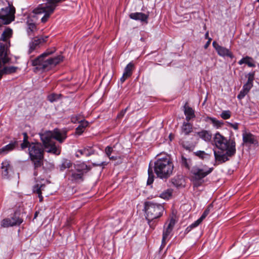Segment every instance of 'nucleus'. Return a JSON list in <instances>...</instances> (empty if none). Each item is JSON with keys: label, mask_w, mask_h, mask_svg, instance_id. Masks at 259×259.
<instances>
[{"label": "nucleus", "mask_w": 259, "mask_h": 259, "mask_svg": "<svg viewBox=\"0 0 259 259\" xmlns=\"http://www.w3.org/2000/svg\"><path fill=\"white\" fill-rule=\"evenodd\" d=\"M39 135L43 145L39 142H32L28 149L29 157L34 165V176L37 175L36 169L43 164L44 148L48 153L59 155L61 153V147L56 146L53 140L55 139L62 143L67 137L66 131L58 128L39 133Z\"/></svg>", "instance_id": "obj_1"}, {"label": "nucleus", "mask_w": 259, "mask_h": 259, "mask_svg": "<svg viewBox=\"0 0 259 259\" xmlns=\"http://www.w3.org/2000/svg\"><path fill=\"white\" fill-rule=\"evenodd\" d=\"M215 146L221 151H214L216 164L228 161L236 153V143L234 139H227L220 133H217L213 137Z\"/></svg>", "instance_id": "obj_2"}, {"label": "nucleus", "mask_w": 259, "mask_h": 259, "mask_svg": "<svg viewBox=\"0 0 259 259\" xmlns=\"http://www.w3.org/2000/svg\"><path fill=\"white\" fill-rule=\"evenodd\" d=\"M53 52L54 51H47L35 59L31 61L32 65L36 66L34 68L35 71L48 70L63 61V57L60 55L54 58H45Z\"/></svg>", "instance_id": "obj_3"}, {"label": "nucleus", "mask_w": 259, "mask_h": 259, "mask_svg": "<svg viewBox=\"0 0 259 259\" xmlns=\"http://www.w3.org/2000/svg\"><path fill=\"white\" fill-rule=\"evenodd\" d=\"M174 164L168 155L159 158L154 162V171L157 176L161 179H167L172 173Z\"/></svg>", "instance_id": "obj_4"}, {"label": "nucleus", "mask_w": 259, "mask_h": 259, "mask_svg": "<svg viewBox=\"0 0 259 259\" xmlns=\"http://www.w3.org/2000/svg\"><path fill=\"white\" fill-rule=\"evenodd\" d=\"M65 0H47V3L45 5H40L38 8L35 9L33 12L35 14H41L44 13L45 15L41 19L42 23H46L52 14L60 3Z\"/></svg>", "instance_id": "obj_5"}, {"label": "nucleus", "mask_w": 259, "mask_h": 259, "mask_svg": "<svg viewBox=\"0 0 259 259\" xmlns=\"http://www.w3.org/2000/svg\"><path fill=\"white\" fill-rule=\"evenodd\" d=\"M7 45L0 42V79L4 74H9L16 72L17 67L15 66H3L8 63L10 59L8 57Z\"/></svg>", "instance_id": "obj_6"}, {"label": "nucleus", "mask_w": 259, "mask_h": 259, "mask_svg": "<svg viewBox=\"0 0 259 259\" xmlns=\"http://www.w3.org/2000/svg\"><path fill=\"white\" fill-rule=\"evenodd\" d=\"M145 209L146 213V219L150 225V222L157 219L163 214L164 210L163 206L159 203L152 201L146 202L145 203Z\"/></svg>", "instance_id": "obj_7"}, {"label": "nucleus", "mask_w": 259, "mask_h": 259, "mask_svg": "<svg viewBox=\"0 0 259 259\" xmlns=\"http://www.w3.org/2000/svg\"><path fill=\"white\" fill-rule=\"evenodd\" d=\"M213 169V167H208L206 165L202 167L198 166L193 167L191 172L192 174L194 186L197 187L200 186L203 182L202 179L210 174Z\"/></svg>", "instance_id": "obj_8"}, {"label": "nucleus", "mask_w": 259, "mask_h": 259, "mask_svg": "<svg viewBox=\"0 0 259 259\" xmlns=\"http://www.w3.org/2000/svg\"><path fill=\"white\" fill-rule=\"evenodd\" d=\"M15 8L10 3L0 10V20L4 25H7L15 20Z\"/></svg>", "instance_id": "obj_9"}, {"label": "nucleus", "mask_w": 259, "mask_h": 259, "mask_svg": "<svg viewBox=\"0 0 259 259\" xmlns=\"http://www.w3.org/2000/svg\"><path fill=\"white\" fill-rule=\"evenodd\" d=\"M89 170L88 166L82 163L74 166V169H71L69 174L71 180L74 181H83V176Z\"/></svg>", "instance_id": "obj_10"}, {"label": "nucleus", "mask_w": 259, "mask_h": 259, "mask_svg": "<svg viewBox=\"0 0 259 259\" xmlns=\"http://www.w3.org/2000/svg\"><path fill=\"white\" fill-rule=\"evenodd\" d=\"M175 223V220L173 218L165 223L163 231L162 243H165L169 241Z\"/></svg>", "instance_id": "obj_11"}, {"label": "nucleus", "mask_w": 259, "mask_h": 259, "mask_svg": "<svg viewBox=\"0 0 259 259\" xmlns=\"http://www.w3.org/2000/svg\"><path fill=\"white\" fill-rule=\"evenodd\" d=\"M212 46L220 56L228 57L230 58L234 57L232 53L229 49L220 46L215 41L212 42Z\"/></svg>", "instance_id": "obj_12"}, {"label": "nucleus", "mask_w": 259, "mask_h": 259, "mask_svg": "<svg viewBox=\"0 0 259 259\" xmlns=\"http://www.w3.org/2000/svg\"><path fill=\"white\" fill-rule=\"evenodd\" d=\"M12 172V166L10 161L4 160L2 163L1 172L2 177L4 179H8L9 177V174Z\"/></svg>", "instance_id": "obj_13"}, {"label": "nucleus", "mask_w": 259, "mask_h": 259, "mask_svg": "<svg viewBox=\"0 0 259 259\" xmlns=\"http://www.w3.org/2000/svg\"><path fill=\"white\" fill-rule=\"evenodd\" d=\"M48 37V36H46L40 38H34L33 40H32L29 45V49L28 50V53H31L33 51L41 42H46Z\"/></svg>", "instance_id": "obj_14"}, {"label": "nucleus", "mask_w": 259, "mask_h": 259, "mask_svg": "<svg viewBox=\"0 0 259 259\" xmlns=\"http://www.w3.org/2000/svg\"><path fill=\"white\" fill-rule=\"evenodd\" d=\"M130 17L135 20H140L141 22L148 23V15L142 13H133L130 15Z\"/></svg>", "instance_id": "obj_15"}, {"label": "nucleus", "mask_w": 259, "mask_h": 259, "mask_svg": "<svg viewBox=\"0 0 259 259\" xmlns=\"http://www.w3.org/2000/svg\"><path fill=\"white\" fill-rule=\"evenodd\" d=\"M184 114L186 116V120L189 122L191 119L195 117L194 110L188 105L186 103L184 106Z\"/></svg>", "instance_id": "obj_16"}, {"label": "nucleus", "mask_w": 259, "mask_h": 259, "mask_svg": "<svg viewBox=\"0 0 259 259\" xmlns=\"http://www.w3.org/2000/svg\"><path fill=\"white\" fill-rule=\"evenodd\" d=\"M243 141L246 144L256 145L258 144L254 136L250 133H245L243 134Z\"/></svg>", "instance_id": "obj_17"}, {"label": "nucleus", "mask_w": 259, "mask_h": 259, "mask_svg": "<svg viewBox=\"0 0 259 259\" xmlns=\"http://www.w3.org/2000/svg\"><path fill=\"white\" fill-rule=\"evenodd\" d=\"M94 153V150L90 147L78 150L76 152V156L80 157L81 155L89 156Z\"/></svg>", "instance_id": "obj_18"}, {"label": "nucleus", "mask_w": 259, "mask_h": 259, "mask_svg": "<svg viewBox=\"0 0 259 259\" xmlns=\"http://www.w3.org/2000/svg\"><path fill=\"white\" fill-rule=\"evenodd\" d=\"M72 121L74 122H78L79 123V125L76 128V131L77 133L78 134H81L83 132L85 127H86L89 124V122L85 120H78V119L75 117H73L72 118Z\"/></svg>", "instance_id": "obj_19"}, {"label": "nucleus", "mask_w": 259, "mask_h": 259, "mask_svg": "<svg viewBox=\"0 0 259 259\" xmlns=\"http://www.w3.org/2000/svg\"><path fill=\"white\" fill-rule=\"evenodd\" d=\"M105 152L108 158L111 160H116L119 158V156L115 154V150L111 146H107L105 149Z\"/></svg>", "instance_id": "obj_20"}, {"label": "nucleus", "mask_w": 259, "mask_h": 259, "mask_svg": "<svg viewBox=\"0 0 259 259\" xmlns=\"http://www.w3.org/2000/svg\"><path fill=\"white\" fill-rule=\"evenodd\" d=\"M17 145L18 142L15 141L3 147L0 149V155H5L8 153L9 152L13 150Z\"/></svg>", "instance_id": "obj_21"}, {"label": "nucleus", "mask_w": 259, "mask_h": 259, "mask_svg": "<svg viewBox=\"0 0 259 259\" xmlns=\"http://www.w3.org/2000/svg\"><path fill=\"white\" fill-rule=\"evenodd\" d=\"M45 187V185L43 184H36L33 186V193L38 194L40 202H41L43 200V197L41 195V193L42 191L44 190Z\"/></svg>", "instance_id": "obj_22"}, {"label": "nucleus", "mask_w": 259, "mask_h": 259, "mask_svg": "<svg viewBox=\"0 0 259 259\" xmlns=\"http://www.w3.org/2000/svg\"><path fill=\"white\" fill-rule=\"evenodd\" d=\"M197 135L205 142H209L211 139V134L209 132L206 130H202L197 132Z\"/></svg>", "instance_id": "obj_23"}, {"label": "nucleus", "mask_w": 259, "mask_h": 259, "mask_svg": "<svg viewBox=\"0 0 259 259\" xmlns=\"http://www.w3.org/2000/svg\"><path fill=\"white\" fill-rule=\"evenodd\" d=\"M193 130V125L192 124L189 123L188 122H184L183 123V125L182 126V131L183 133L185 134L186 135H189L192 132Z\"/></svg>", "instance_id": "obj_24"}, {"label": "nucleus", "mask_w": 259, "mask_h": 259, "mask_svg": "<svg viewBox=\"0 0 259 259\" xmlns=\"http://www.w3.org/2000/svg\"><path fill=\"white\" fill-rule=\"evenodd\" d=\"M13 31L10 28H6L3 32L1 36V39L3 41H7L12 35Z\"/></svg>", "instance_id": "obj_25"}, {"label": "nucleus", "mask_w": 259, "mask_h": 259, "mask_svg": "<svg viewBox=\"0 0 259 259\" xmlns=\"http://www.w3.org/2000/svg\"><path fill=\"white\" fill-rule=\"evenodd\" d=\"M134 67V65L132 63H128L125 67L123 74L129 77L132 74V70Z\"/></svg>", "instance_id": "obj_26"}, {"label": "nucleus", "mask_w": 259, "mask_h": 259, "mask_svg": "<svg viewBox=\"0 0 259 259\" xmlns=\"http://www.w3.org/2000/svg\"><path fill=\"white\" fill-rule=\"evenodd\" d=\"M11 220L14 224V226L20 225L23 222V220L17 216V213H15L14 216L11 218Z\"/></svg>", "instance_id": "obj_27"}, {"label": "nucleus", "mask_w": 259, "mask_h": 259, "mask_svg": "<svg viewBox=\"0 0 259 259\" xmlns=\"http://www.w3.org/2000/svg\"><path fill=\"white\" fill-rule=\"evenodd\" d=\"M195 155L201 158V159H207L210 157V155L203 151H197L195 152Z\"/></svg>", "instance_id": "obj_28"}, {"label": "nucleus", "mask_w": 259, "mask_h": 259, "mask_svg": "<svg viewBox=\"0 0 259 259\" xmlns=\"http://www.w3.org/2000/svg\"><path fill=\"white\" fill-rule=\"evenodd\" d=\"M1 226L3 227L6 228L14 226V224L12 222L11 218H7L2 220L1 222Z\"/></svg>", "instance_id": "obj_29"}, {"label": "nucleus", "mask_w": 259, "mask_h": 259, "mask_svg": "<svg viewBox=\"0 0 259 259\" xmlns=\"http://www.w3.org/2000/svg\"><path fill=\"white\" fill-rule=\"evenodd\" d=\"M71 165V163L68 160L65 159L63 161L62 164L60 165V170L63 171L67 168H69Z\"/></svg>", "instance_id": "obj_30"}, {"label": "nucleus", "mask_w": 259, "mask_h": 259, "mask_svg": "<svg viewBox=\"0 0 259 259\" xmlns=\"http://www.w3.org/2000/svg\"><path fill=\"white\" fill-rule=\"evenodd\" d=\"M172 193V190L171 189H167L162 192L160 197L163 199H168L171 196Z\"/></svg>", "instance_id": "obj_31"}, {"label": "nucleus", "mask_w": 259, "mask_h": 259, "mask_svg": "<svg viewBox=\"0 0 259 259\" xmlns=\"http://www.w3.org/2000/svg\"><path fill=\"white\" fill-rule=\"evenodd\" d=\"M61 94H52L48 96V99L51 102H54L60 98Z\"/></svg>", "instance_id": "obj_32"}, {"label": "nucleus", "mask_w": 259, "mask_h": 259, "mask_svg": "<svg viewBox=\"0 0 259 259\" xmlns=\"http://www.w3.org/2000/svg\"><path fill=\"white\" fill-rule=\"evenodd\" d=\"M148 179L147 180V185L151 184L154 181V175L151 168L149 167L148 169Z\"/></svg>", "instance_id": "obj_33"}, {"label": "nucleus", "mask_w": 259, "mask_h": 259, "mask_svg": "<svg viewBox=\"0 0 259 259\" xmlns=\"http://www.w3.org/2000/svg\"><path fill=\"white\" fill-rule=\"evenodd\" d=\"M255 72H250L248 74V79L246 83L253 85V81L254 79Z\"/></svg>", "instance_id": "obj_34"}, {"label": "nucleus", "mask_w": 259, "mask_h": 259, "mask_svg": "<svg viewBox=\"0 0 259 259\" xmlns=\"http://www.w3.org/2000/svg\"><path fill=\"white\" fill-rule=\"evenodd\" d=\"M208 119L211 121V122L213 124L214 126H216L218 127H220L223 125L222 122L217 120L214 118L209 117Z\"/></svg>", "instance_id": "obj_35"}, {"label": "nucleus", "mask_w": 259, "mask_h": 259, "mask_svg": "<svg viewBox=\"0 0 259 259\" xmlns=\"http://www.w3.org/2000/svg\"><path fill=\"white\" fill-rule=\"evenodd\" d=\"M221 117L224 119H228L231 117V112L229 110L223 111L221 114Z\"/></svg>", "instance_id": "obj_36"}, {"label": "nucleus", "mask_w": 259, "mask_h": 259, "mask_svg": "<svg viewBox=\"0 0 259 259\" xmlns=\"http://www.w3.org/2000/svg\"><path fill=\"white\" fill-rule=\"evenodd\" d=\"M36 29V26L34 23H28V33L30 34V32H32Z\"/></svg>", "instance_id": "obj_37"}, {"label": "nucleus", "mask_w": 259, "mask_h": 259, "mask_svg": "<svg viewBox=\"0 0 259 259\" xmlns=\"http://www.w3.org/2000/svg\"><path fill=\"white\" fill-rule=\"evenodd\" d=\"M249 60H252V58L249 56H246L245 57H243L242 58L239 62L238 64L239 65H242L243 64H247V62H248V61H249Z\"/></svg>", "instance_id": "obj_38"}, {"label": "nucleus", "mask_w": 259, "mask_h": 259, "mask_svg": "<svg viewBox=\"0 0 259 259\" xmlns=\"http://www.w3.org/2000/svg\"><path fill=\"white\" fill-rule=\"evenodd\" d=\"M212 207V206L211 205H209V206L203 212V214H202V215L200 217L203 220L208 214V213L210 212V208Z\"/></svg>", "instance_id": "obj_39"}, {"label": "nucleus", "mask_w": 259, "mask_h": 259, "mask_svg": "<svg viewBox=\"0 0 259 259\" xmlns=\"http://www.w3.org/2000/svg\"><path fill=\"white\" fill-rule=\"evenodd\" d=\"M253 85L248 83H245L243 86L242 89L248 93L250 89L252 88Z\"/></svg>", "instance_id": "obj_40"}, {"label": "nucleus", "mask_w": 259, "mask_h": 259, "mask_svg": "<svg viewBox=\"0 0 259 259\" xmlns=\"http://www.w3.org/2000/svg\"><path fill=\"white\" fill-rule=\"evenodd\" d=\"M248 93L246 92L245 91H244L243 89L241 90L239 94L237 96V98L239 100L242 99L246 95H247Z\"/></svg>", "instance_id": "obj_41"}, {"label": "nucleus", "mask_w": 259, "mask_h": 259, "mask_svg": "<svg viewBox=\"0 0 259 259\" xmlns=\"http://www.w3.org/2000/svg\"><path fill=\"white\" fill-rule=\"evenodd\" d=\"M182 164L185 166L187 168H190L187 159L183 156L182 157Z\"/></svg>", "instance_id": "obj_42"}, {"label": "nucleus", "mask_w": 259, "mask_h": 259, "mask_svg": "<svg viewBox=\"0 0 259 259\" xmlns=\"http://www.w3.org/2000/svg\"><path fill=\"white\" fill-rule=\"evenodd\" d=\"M31 143H30L28 141H23V143L21 144V148L22 149H24L27 147H29V145Z\"/></svg>", "instance_id": "obj_43"}, {"label": "nucleus", "mask_w": 259, "mask_h": 259, "mask_svg": "<svg viewBox=\"0 0 259 259\" xmlns=\"http://www.w3.org/2000/svg\"><path fill=\"white\" fill-rule=\"evenodd\" d=\"M247 65L249 67H254L255 66V65L254 63L253 59L252 58V60H249V61H248V62H247Z\"/></svg>", "instance_id": "obj_44"}, {"label": "nucleus", "mask_w": 259, "mask_h": 259, "mask_svg": "<svg viewBox=\"0 0 259 259\" xmlns=\"http://www.w3.org/2000/svg\"><path fill=\"white\" fill-rule=\"evenodd\" d=\"M23 141H28V137L27 133H23Z\"/></svg>", "instance_id": "obj_45"}, {"label": "nucleus", "mask_w": 259, "mask_h": 259, "mask_svg": "<svg viewBox=\"0 0 259 259\" xmlns=\"http://www.w3.org/2000/svg\"><path fill=\"white\" fill-rule=\"evenodd\" d=\"M127 78V76H124V74H123L122 77L120 78V81L123 83Z\"/></svg>", "instance_id": "obj_46"}, {"label": "nucleus", "mask_w": 259, "mask_h": 259, "mask_svg": "<svg viewBox=\"0 0 259 259\" xmlns=\"http://www.w3.org/2000/svg\"><path fill=\"white\" fill-rule=\"evenodd\" d=\"M211 40V38L208 39V40L207 41V42L205 44V45L204 46V49H207V47L209 46V45L210 44Z\"/></svg>", "instance_id": "obj_47"}, {"label": "nucleus", "mask_w": 259, "mask_h": 259, "mask_svg": "<svg viewBox=\"0 0 259 259\" xmlns=\"http://www.w3.org/2000/svg\"><path fill=\"white\" fill-rule=\"evenodd\" d=\"M231 125L235 130H237L238 128V124L237 123L231 124Z\"/></svg>", "instance_id": "obj_48"}, {"label": "nucleus", "mask_w": 259, "mask_h": 259, "mask_svg": "<svg viewBox=\"0 0 259 259\" xmlns=\"http://www.w3.org/2000/svg\"><path fill=\"white\" fill-rule=\"evenodd\" d=\"M202 221L203 220L201 218H200L195 222L196 224V225L198 226L202 222Z\"/></svg>", "instance_id": "obj_49"}, {"label": "nucleus", "mask_w": 259, "mask_h": 259, "mask_svg": "<svg viewBox=\"0 0 259 259\" xmlns=\"http://www.w3.org/2000/svg\"><path fill=\"white\" fill-rule=\"evenodd\" d=\"M198 226V225H196V224L195 223V222H194V223H193L191 225V227L192 228H194V227H196Z\"/></svg>", "instance_id": "obj_50"}, {"label": "nucleus", "mask_w": 259, "mask_h": 259, "mask_svg": "<svg viewBox=\"0 0 259 259\" xmlns=\"http://www.w3.org/2000/svg\"><path fill=\"white\" fill-rule=\"evenodd\" d=\"M106 164H107V163L105 162H102L101 164H97V165L102 166V165H105Z\"/></svg>", "instance_id": "obj_51"}, {"label": "nucleus", "mask_w": 259, "mask_h": 259, "mask_svg": "<svg viewBox=\"0 0 259 259\" xmlns=\"http://www.w3.org/2000/svg\"><path fill=\"white\" fill-rule=\"evenodd\" d=\"M165 244H161L160 247V250H162V249L163 248V247H164Z\"/></svg>", "instance_id": "obj_52"}, {"label": "nucleus", "mask_w": 259, "mask_h": 259, "mask_svg": "<svg viewBox=\"0 0 259 259\" xmlns=\"http://www.w3.org/2000/svg\"><path fill=\"white\" fill-rule=\"evenodd\" d=\"M205 36L206 38H207L208 37V32H206Z\"/></svg>", "instance_id": "obj_53"}, {"label": "nucleus", "mask_w": 259, "mask_h": 259, "mask_svg": "<svg viewBox=\"0 0 259 259\" xmlns=\"http://www.w3.org/2000/svg\"><path fill=\"white\" fill-rule=\"evenodd\" d=\"M38 212H36L34 214V218H36L37 216Z\"/></svg>", "instance_id": "obj_54"}, {"label": "nucleus", "mask_w": 259, "mask_h": 259, "mask_svg": "<svg viewBox=\"0 0 259 259\" xmlns=\"http://www.w3.org/2000/svg\"><path fill=\"white\" fill-rule=\"evenodd\" d=\"M169 137V138H170V140L171 141V137H172V135H171V134H170Z\"/></svg>", "instance_id": "obj_55"}, {"label": "nucleus", "mask_w": 259, "mask_h": 259, "mask_svg": "<svg viewBox=\"0 0 259 259\" xmlns=\"http://www.w3.org/2000/svg\"><path fill=\"white\" fill-rule=\"evenodd\" d=\"M257 2H258L259 3V0H257Z\"/></svg>", "instance_id": "obj_56"}]
</instances>
